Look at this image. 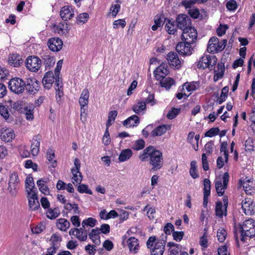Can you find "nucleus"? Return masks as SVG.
I'll list each match as a JSON object with an SVG mask.
<instances>
[{
	"label": "nucleus",
	"mask_w": 255,
	"mask_h": 255,
	"mask_svg": "<svg viewBox=\"0 0 255 255\" xmlns=\"http://www.w3.org/2000/svg\"><path fill=\"white\" fill-rule=\"evenodd\" d=\"M166 243L164 240L156 239L155 237H150L146 242V246L150 249L151 255H163Z\"/></svg>",
	"instance_id": "f257e3e1"
},
{
	"label": "nucleus",
	"mask_w": 255,
	"mask_h": 255,
	"mask_svg": "<svg viewBox=\"0 0 255 255\" xmlns=\"http://www.w3.org/2000/svg\"><path fill=\"white\" fill-rule=\"evenodd\" d=\"M241 233V240L245 242L247 238H251L255 236V221L252 219L245 221L240 225Z\"/></svg>",
	"instance_id": "f03ea898"
},
{
	"label": "nucleus",
	"mask_w": 255,
	"mask_h": 255,
	"mask_svg": "<svg viewBox=\"0 0 255 255\" xmlns=\"http://www.w3.org/2000/svg\"><path fill=\"white\" fill-rule=\"evenodd\" d=\"M227 43V41L226 39L220 41L217 37H212L209 40L207 51L211 53H216L222 51L226 46Z\"/></svg>",
	"instance_id": "7ed1b4c3"
},
{
	"label": "nucleus",
	"mask_w": 255,
	"mask_h": 255,
	"mask_svg": "<svg viewBox=\"0 0 255 255\" xmlns=\"http://www.w3.org/2000/svg\"><path fill=\"white\" fill-rule=\"evenodd\" d=\"M54 82H55V89H58L59 86L61 84V83H62L59 76H56V75L51 71L46 72L42 79V84L44 87L47 89H49Z\"/></svg>",
	"instance_id": "20e7f679"
},
{
	"label": "nucleus",
	"mask_w": 255,
	"mask_h": 255,
	"mask_svg": "<svg viewBox=\"0 0 255 255\" xmlns=\"http://www.w3.org/2000/svg\"><path fill=\"white\" fill-rule=\"evenodd\" d=\"M149 161V164L151 166L153 170H158L161 169L164 163L162 153L160 151L154 149Z\"/></svg>",
	"instance_id": "39448f33"
},
{
	"label": "nucleus",
	"mask_w": 255,
	"mask_h": 255,
	"mask_svg": "<svg viewBox=\"0 0 255 255\" xmlns=\"http://www.w3.org/2000/svg\"><path fill=\"white\" fill-rule=\"evenodd\" d=\"M8 87L12 92L19 94L24 91L26 87V83L22 79L15 77L9 80Z\"/></svg>",
	"instance_id": "423d86ee"
},
{
	"label": "nucleus",
	"mask_w": 255,
	"mask_h": 255,
	"mask_svg": "<svg viewBox=\"0 0 255 255\" xmlns=\"http://www.w3.org/2000/svg\"><path fill=\"white\" fill-rule=\"evenodd\" d=\"M19 187V179L17 173L13 172L9 175L7 190L12 196H15Z\"/></svg>",
	"instance_id": "0eeeda50"
},
{
	"label": "nucleus",
	"mask_w": 255,
	"mask_h": 255,
	"mask_svg": "<svg viewBox=\"0 0 255 255\" xmlns=\"http://www.w3.org/2000/svg\"><path fill=\"white\" fill-rule=\"evenodd\" d=\"M217 59L215 56L204 55L201 57L198 62L197 66L199 68L204 69L207 67L212 68L216 63Z\"/></svg>",
	"instance_id": "6e6552de"
},
{
	"label": "nucleus",
	"mask_w": 255,
	"mask_h": 255,
	"mask_svg": "<svg viewBox=\"0 0 255 255\" xmlns=\"http://www.w3.org/2000/svg\"><path fill=\"white\" fill-rule=\"evenodd\" d=\"M41 60L39 57L35 56H30L27 58L25 66L29 71L36 72L41 67Z\"/></svg>",
	"instance_id": "1a4fd4ad"
},
{
	"label": "nucleus",
	"mask_w": 255,
	"mask_h": 255,
	"mask_svg": "<svg viewBox=\"0 0 255 255\" xmlns=\"http://www.w3.org/2000/svg\"><path fill=\"white\" fill-rule=\"evenodd\" d=\"M229 179V175L228 172L224 174L223 180L217 179L215 180V187L218 195L220 196L223 195L225 190L227 188Z\"/></svg>",
	"instance_id": "9d476101"
},
{
	"label": "nucleus",
	"mask_w": 255,
	"mask_h": 255,
	"mask_svg": "<svg viewBox=\"0 0 255 255\" xmlns=\"http://www.w3.org/2000/svg\"><path fill=\"white\" fill-rule=\"evenodd\" d=\"M176 24L177 28L183 31H185V29L192 27L191 25V21L190 17L185 14H180L177 15L176 19Z\"/></svg>",
	"instance_id": "9b49d317"
},
{
	"label": "nucleus",
	"mask_w": 255,
	"mask_h": 255,
	"mask_svg": "<svg viewBox=\"0 0 255 255\" xmlns=\"http://www.w3.org/2000/svg\"><path fill=\"white\" fill-rule=\"evenodd\" d=\"M182 40L187 43H194L197 38V32L194 27L188 28L183 31L181 36Z\"/></svg>",
	"instance_id": "f8f14e48"
},
{
	"label": "nucleus",
	"mask_w": 255,
	"mask_h": 255,
	"mask_svg": "<svg viewBox=\"0 0 255 255\" xmlns=\"http://www.w3.org/2000/svg\"><path fill=\"white\" fill-rule=\"evenodd\" d=\"M74 164V167L71 170L73 175L72 183L74 184H79L82 181L83 177L81 173L80 172L81 164L78 158L75 159Z\"/></svg>",
	"instance_id": "ddd939ff"
},
{
	"label": "nucleus",
	"mask_w": 255,
	"mask_h": 255,
	"mask_svg": "<svg viewBox=\"0 0 255 255\" xmlns=\"http://www.w3.org/2000/svg\"><path fill=\"white\" fill-rule=\"evenodd\" d=\"M166 59L171 67L177 69L180 68L183 62V60L180 59L178 54L174 52H169L167 55Z\"/></svg>",
	"instance_id": "4468645a"
},
{
	"label": "nucleus",
	"mask_w": 255,
	"mask_h": 255,
	"mask_svg": "<svg viewBox=\"0 0 255 255\" xmlns=\"http://www.w3.org/2000/svg\"><path fill=\"white\" fill-rule=\"evenodd\" d=\"M89 92L87 89H84L80 95L79 103L81 107V116L85 113L89 103Z\"/></svg>",
	"instance_id": "2eb2a0df"
},
{
	"label": "nucleus",
	"mask_w": 255,
	"mask_h": 255,
	"mask_svg": "<svg viewBox=\"0 0 255 255\" xmlns=\"http://www.w3.org/2000/svg\"><path fill=\"white\" fill-rule=\"evenodd\" d=\"M242 208L247 215H251L255 213V204L250 198H246L242 201Z\"/></svg>",
	"instance_id": "dca6fc26"
},
{
	"label": "nucleus",
	"mask_w": 255,
	"mask_h": 255,
	"mask_svg": "<svg viewBox=\"0 0 255 255\" xmlns=\"http://www.w3.org/2000/svg\"><path fill=\"white\" fill-rule=\"evenodd\" d=\"M74 7L71 5L63 6L60 12L61 18L65 21L71 19L74 16Z\"/></svg>",
	"instance_id": "f3484780"
},
{
	"label": "nucleus",
	"mask_w": 255,
	"mask_h": 255,
	"mask_svg": "<svg viewBox=\"0 0 255 255\" xmlns=\"http://www.w3.org/2000/svg\"><path fill=\"white\" fill-rule=\"evenodd\" d=\"M191 44L184 41L179 42L176 46V50L181 55H190L193 50Z\"/></svg>",
	"instance_id": "a211bd4d"
},
{
	"label": "nucleus",
	"mask_w": 255,
	"mask_h": 255,
	"mask_svg": "<svg viewBox=\"0 0 255 255\" xmlns=\"http://www.w3.org/2000/svg\"><path fill=\"white\" fill-rule=\"evenodd\" d=\"M62 238L61 236L58 233L53 234L50 237L49 240L51 247L49 248L51 252H56L59 248L60 243L61 242Z\"/></svg>",
	"instance_id": "6ab92c4d"
},
{
	"label": "nucleus",
	"mask_w": 255,
	"mask_h": 255,
	"mask_svg": "<svg viewBox=\"0 0 255 255\" xmlns=\"http://www.w3.org/2000/svg\"><path fill=\"white\" fill-rule=\"evenodd\" d=\"M240 182L247 194L251 195L255 193V187L253 180L246 177L243 180L241 179Z\"/></svg>",
	"instance_id": "aec40b11"
},
{
	"label": "nucleus",
	"mask_w": 255,
	"mask_h": 255,
	"mask_svg": "<svg viewBox=\"0 0 255 255\" xmlns=\"http://www.w3.org/2000/svg\"><path fill=\"white\" fill-rule=\"evenodd\" d=\"M47 45L50 50L53 52H58L62 48L63 41L59 38H51L48 40Z\"/></svg>",
	"instance_id": "412c9836"
},
{
	"label": "nucleus",
	"mask_w": 255,
	"mask_h": 255,
	"mask_svg": "<svg viewBox=\"0 0 255 255\" xmlns=\"http://www.w3.org/2000/svg\"><path fill=\"white\" fill-rule=\"evenodd\" d=\"M37 192H34L27 194L29 208L32 210H37L40 207V204L38 200Z\"/></svg>",
	"instance_id": "4be33fe9"
},
{
	"label": "nucleus",
	"mask_w": 255,
	"mask_h": 255,
	"mask_svg": "<svg viewBox=\"0 0 255 255\" xmlns=\"http://www.w3.org/2000/svg\"><path fill=\"white\" fill-rule=\"evenodd\" d=\"M171 126L170 125L166 124L158 126L151 132L152 136H159L165 133L167 130L171 129Z\"/></svg>",
	"instance_id": "5701e85b"
},
{
	"label": "nucleus",
	"mask_w": 255,
	"mask_h": 255,
	"mask_svg": "<svg viewBox=\"0 0 255 255\" xmlns=\"http://www.w3.org/2000/svg\"><path fill=\"white\" fill-rule=\"evenodd\" d=\"M41 138L39 135L34 136L31 141V153L33 156L37 155L39 151Z\"/></svg>",
	"instance_id": "b1692460"
},
{
	"label": "nucleus",
	"mask_w": 255,
	"mask_h": 255,
	"mask_svg": "<svg viewBox=\"0 0 255 255\" xmlns=\"http://www.w3.org/2000/svg\"><path fill=\"white\" fill-rule=\"evenodd\" d=\"M25 88L29 93H34L38 90L39 84L35 78H29L27 80Z\"/></svg>",
	"instance_id": "393cba45"
},
{
	"label": "nucleus",
	"mask_w": 255,
	"mask_h": 255,
	"mask_svg": "<svg viewBox=\"0 0 255 255\" xmlns=\"http://www.w3.org/2000/svg\"><path fill=\"white\" fill-rule=\"evenodd\" d=\"M41 57L46 70L50 69L55 64V60L54 57L50 55L48 53L44 54Z\"/></svg>",
	"instance_id": "a878e982"
},
{
	"label": "nucleus",
	"mask_w": 255,
	"mask_h": 255,
	"mask_svg": "<svg viewBox=\"0 0 255 255\" xmlns=\"http://www.w3.org/2000/svg\"><path fill=\"white\" fill-rule=\"evenodd\" d=\"M15 134L10 128L3 129L1 134V139L5 142H10L14 138Z\"/></svg>",
	"instance_id": "bb28decb"
},
{
	"label": "nucleus",
	"mask_w": 255,
	"mask_h": 255,
	"mask_svg": "<svg viewBox=\"0 0 255 255\" xmlns=\"http://www.w3.org/2000/svg\"><path fill=\"white\" fill-rule=\"evenodd\" d=\"M227 208L223 206L221 201H218L216 204V215L219 218H222L224 216H226L227 214Z\"/></svg>",
	"instance_id": "cd10ccee"
},
{
	"label": "nucleus",
	"mask_w": 255,
	"mask_h": 255,
	"mask_svg": "<svg viewBox=\"0 0 255 255\" xmlns=\"http://www.w3.org/2000/svg\"><path fill=\"white\" fill-rule=\"evenodd\" d=\"M48 182V179L46 178H41L37 180L36 184L38 187L39 191L44 195L49 194V189L46 185Z\"/></svg>",
	"instance_id": "c85d7f7f"
},
{
	"label": "nucleus",
	"mask_w": 255,
	"mask_h": 255,
	"mask_svg": "<svg viewBox=\"0 0 255 255\" xmlns=\"http://www.w3.org/2000/svg\"><path fill=\"white\" fill-rule=\"evenodd\" d=\"M155 148L152 146H149L145 148L139 155V158L141 161H145L151 156Z\"/></svg>",
	"instance_id": "c756f323"
},
{
	"label": "nucleus",
	"mask_w": 255,
	"mask_h": 255,
	"mask_svg": "<svg viewBox=\"0 0 255 255\" xmlns=\"http://www.w3.org/2000/svg\"><path fill=\"white\" fill-rule=\"evenodd\" d=\"M100 234V232L99 228L92 229L89 233V238L96 245H99L101 243Z\"/></svg>",
	"instance_id": "7c9ffc66"
},
{
	"label": "nucleus",
	"mask_w": 255,
	"mask_h": 255,
	"mask_svg": "<svg viewBox=\"0 0 255 255\" xmlns=\"http://www.w3.org/2000/svg\"><path fill=\"white\" fill-rule=\"evenodd\" d=\"M56 226L60 231L65 232L70 228V223L66 219L60 218L57 220Z\"/></svg>",
	"instance_id": "2f4dec72"
},
{
	"label": "nucleus",
	"mask_w": 255,
	"mask_h": 255,
	"mask_svg": "<svg viewBox=\"0 0 255 255\" xmlns=\"http://www.w3.org/2000/svg\"><path fill=\"white\" fill-rule=\"evenodd\" d=\"M128 246L130 252L136 253L139 249L138 240L134 237L129 238L127 241Z\"/></svg>",
	"instance_id": "473e14b6"
},
{
	"label": "nucleus",
	"mask_w": 255,
	"mask_h": 255,
	"mask_svg": "<svg viewBox=\"0 0 255 255\" xmlns=\"http://www.w3.org/2000/svg\"><path fill=\"white\" fill-rule=\"evenodd\" d=\"M168 70L163 65H160L154 71V74L156 79L160 80L161 78L165 77L168 73Z\"/></svg>",
	"instance_id": "72a5a7b5"
},
{
	"label": "nucleus",
	"mask_w": 255,
	"mask_h": 255,
	"mask_svg": "<svg viewBox=\"0 0 255 255\" xmlns=\"http://www.w3.org/2000/svg\"><path fill=\"white\" fill-rule=\"evenodd\" d=\"M25 189L27 194L37 191L32 177H27L25 181Z\"/></svg>",
	"instance_id": "f704fd0d"
},
{
	"label": "nucleus",
	"mask_w": 255,
	"mask_h": 255,
	"mask_svg": "<svg viewBox=\"0 0 255 255\" xmlns=\"http://www.w3.org/2000/svg\"><path fill=\"white\" fill-rule=\"evenodd\" d=\"M133 152L130 149L128 148L121 151L118 160L120 162H123L128 160L132 155Z\"/></svg>",
	"instance_id": "c9c22d12"
},
{
	"label": "nucleus",
	"mask_w": 255,
	"mask_h": 255,
	"mask_svg": "<svg viewBox=\"0 0 255 255\" xmlns=\"http://www.w3.org/2000/svg\"><path fill=\"white\" fill-rule=\"evenodd\" d=\"M8 64L13 67H17L22 63L20 57L16 54H12L9 56L8 59Z\"/></svg>",
	"instance_id": "e433bc0d"
},
{
	"label": "nucleus",
	"mask_w": 255,
	"mask_h": 255,
	"mask_svg": "<svg viewBox=\"0 0 255 255\" xmlns=\"http://www.w3.org/2000/svg\"><path fill=\"white\" fill-rule=\"evenodd\" d=\"M200 87L198 82L193 81L191 82H186L183 85V90L186 89L188 92L191 94V92L198 89Z\"/></svg>",
	"instance_id": "4c0bfd02"
},
{
	"label": "nucleus",
	"mask_w": 255,
	"mask_h": 255,
	"mask_svg": "<svg viewBox=\"0 0 255 255\" xmlns=\"http://www.w3.org/2000/svg\"><path fill=\"white\" fill-rule=\"evenodd\" d=\"M139 120L137 116L133 115L124 121L123 125L127 127L136 126L139 123Z\"/></svg>",
	"instance_id": "58836bf2"
},
{
	"label": "nucleus",
	"mask_w": 255,
	"mask_h": 255,
	"mask_svg": "<svg viewBox=\"0 0 255 255\" xmlns=\"http://www.w3.org/2000/svg\"><path fill=\"white\" fill-rule=\"evenodd\" d=\"M177 25L175 24V22L172 20L168 19L166 24L165 29L169 34H174L177 31Z\"/></svg>",
	"instance_id": "ea45409f"
},
{
	"label": "nucleus",
	"mask_w": 255,
	"mask_h": 255,
	"mask_svg": "<svg viewBox=\"0 0 255 255\" xmlns=\"http://www.w3.org/2000/svg\"><path fill=\"white\" fill-rule=\"evenodd\" d=\"M160 85L166 89H169L172 85L174 84V80L170 77H163L160 79Z\"/></svg>",
	"instance_id": "a19ab883"
},
{
	"label": "nucleus",
	"mask_w": 255,
	"mask_h": 255,
	"mask_svg": "<svg viewBox=\"0 0 255 255\" xmlns=\"http://www.w3.org/2000/svg\"><path fill=\"white\" fill-rule=\"evenodd\" d=\"M84 229L83 227L78 229L75 235L77 239L82 242L85 241L87 239V231Z\"/></svg>",
	"instance_id": "79ce46f5"
},
{
	"label": "nucleus",
	"mask_w": 255,
	"mask_h": 255,
	"mask_svg": "<svg viewBox=\"0 0 255 255\" xmlns=\"http://www.w3.org/2000/svg\"><path fill=\"white\" fill-rule=\"evenodd\" d=\"M132 110L135 113L138 114L146 110V104L144 102H139L135 104L133 107Z\"/></svg>",
	"instance_id": "37998d69"
},
{
	"label": "nucleus",
	"mask_w": 255,
	"mask_h": 255,
	"mask_svg": "<svg viewBox=\"0 0 255 255\" xmlns=\"http://www.w3.org/2000/svg\"><path fill=\"white\" fill-rule=\"evenodd\" d=\"M34 109V106L33 105L26 106L24 108L25 115L26 117V119L27 120H32L33 119V118H34V116H33Z\"/></svg>",
	"instance_id": "c03bdc74"
},
{
	"label": "nucleus",
	"mask_w": 255,
	"mask_h": 255,
	"mask_svg": "<svg viewBox=\"0 0 255 255\" xmlns=\"http://www.w3.org/2000/svg\"><path fill=\"white\" fill-rule=\"evenodd\" d=\"M60 214V211L58 208L49 209L46 212L47 217L50 219H54Z\"/></svg>",
	"instance_id": "a18cd8bd"
},
{
	"label": "nucleus",
	"mask_w": 255,
	"mask_h": 255,
	"mask_svg": "<svg viewBox=\"0 0 255 255\" xmlns=\"http://www.w3.org/2000/svg\"><path fill=\"white\" fill-rule=\"evenodd\" d=\"M189 174L193 179L197 178L199 176L197 171L196 162L195 161L191 162Z\"/></svg>",
	"instance_id": "49530a36"
},
{
	"label": "nucleus",
	"mask_w": 255,
	"mask_h": 255,
	"mask_svg": "<svg viewBox=\"0 0 255 255\" xmlns=\"http://www.w3.org/2000/svg\"><path fill=\"white\" fill-rule=\"evenodd\" d=\"M229 90V88L228 86H225L222 89L220 96L218 99V102L219 104H221L226 100Z\"/></svg>",
	"instance_id": "de8ad7c7"
},
{
	"label": "nucleus",
	"mask_w": 255,
	"mask_h": 255,
	"mask_svg": "<svg viewBox=\"0 0 255 255\" xmlns=\"http://www.w3.org/2000/svg\"><path fill=\"white\" fill-rule=\"evenodd\" d=\"M97 223V221L95 219L90 217L83 220L82 223V225L84 228H86L87 226L94 227L96 225Z\"/></svg>",
	"instance_id": "09e8293b"
},
{
	"label": "nucleus",
	"mask_w": 255,
	"mask_h": 255,
	"mask_svg": "<svg viewBox=\"0 0 255 255\" xmlns=\"http://www.w3.org/2000/svg\"><path fill=\"white\" fill-rule=\"evenodd\" d=\"M227 232L224 228L218 229L217 234L218 240L220 242H224L227 237Z\"/></svg>",
	"instance_id": "8fccbe9b"
},
{
	"label": "nucleus",
	"mask_w": 255,
	"mask_h": 255,
	"mask_svg": "<svg viewBox=\"0 0 255 255\" xmlns=\"http://www.w3.org/2000/svg\"><path fill=\"white\" fill-rule=\"evenodd\" d=\"M245 149L246 151H253L255 146V142L252 138H248L245 141Z\"/></svg>",
	"instance_id": "3c124183"
},
{
	"label": "nucleus",
	"mask_w": 255,
	"mask_h": 255,
	"mask_svg": "<svg viewBox=\"0 0 255 255\" xmlns=\"http://www.w3.org/2000/svg\"><path fill=\"white\" fill-rule=\"evenodd\" d=\"M126 21L125 19H119L113 22V26L114 29H117L120 27L124 28L126 25Z\"/></svg>",
	"instance_id": "603ef678"
},
{
	"label": "nucleus",
	"mask_w": 255,
	"mask_h": 255,
	"mask_svg": "<svg viewBox=\"0 0 255 255\" xmlns=\"http://www.w3.org/2000/svg\"><path fill=\"white\" fill-rule=\"evenodd\" d=\"M204 195H210L211 191V182L206 178L204 180Z\"/></svg>",
	"instance_id": "864d4df0"
},
{
	"label": "nucleus",
	"mask_w": 255,
	"mask_h": 255,
	"mask_svg": "<svg viewBox=\"0 0 255 255\" xmlns=\"http://www.w3.org/2000/svg\"><path fill=\"white\" fill-rule=\"evenodd\" d=\"M77 190L80 193H87L90 195L92 194V191L88 188V185L86 184H80L78 186Z\"/></svg>",
	"instance_id": "5fc2aeb1"
},
{
	"label": "nucleus",
	"mask_w": 255,
	"mask_h": 255,
	"mask_svg": "<svg viewBox=\"0 0 255 255\" xmlns=\"http://www.w3.org/2000/svg\"><path fill=\"white\" fill-rule=\"evenodd\" d=\"M145 146V142L142 139L137 140L132 146V148L135 150H139L143 149Z\"/></svg>",
	"instance_id": "6e6d98bb"
},
{
	"label": "nucleus",
	"mask_w": 255,
	"mask_h": 255,
	"mask_svg": "<svg viewBox=\"0 0 255 255\" xmlns=\"http://www.w3.org/2000/svg\"><path fill=\"white\" fill-rule=\"evenodd\" d=\"M220 152H223V156H224L225 161L226 162L228 160V152L227 151V143L224 142L221 145Z\"/></svg>",
	"instance_id": "4d7b16f0"
},
{
	"label": "nucleus",
	"mask_w": 255,
	"mask_h": 255,
	"mask_svg": "<svg viewBox=\"0 0 255 255\" xmlns=\"http://www.w3.org/2000/svg\"><path fill=\"white\" fill-rule=\"evenodd\" d=\"M47 158L49 162H50L52 164H55L56 163V161L54 159L55 157V153L54 151L49 149L48 150L47 153Z\"/></svg>",
	"instance_id": "13d9d810"
},
{
	"label": "nucleus",
	"mask_w": 255,
	"mask_h": 255,
	"mask_svg": "<svg viewBox=\"0 0 255 255\" xmlns=\"http://www.w3.org/2000/svg\"><path fill=\"white\" fill-rule=\"evenodd\" d=\"M219 132V129L218 128H213L210 129L205 133V136L213 137L217 135Z\"/></svg>",
	"instance_id": "bf43d9fd"
},
{
	"label": "nucleus",
	"mask_w": 255,
	"mask_h": 255,
	"mask_svg": "<svg viewBox=\"0 0 255 255\" xmlns=\"http://www.w3.org/2000/svg\"><path fill=\"white\" fill-rule=\"evenodd\" d=\"M228 26L227 24H220L217 29V33L218 36H222L225 34Z\"/></svg>",
	"instance_id": "052dcab7"
},
{
	"label": "nucleus",
	"mask_w": 255,
	"mask_h": 255,
	"mask_svg": "<svg viewBox=\"0 0 255 255\" xmlns=\"http://www.w3.org/2000/svg\"><path fill=\"white\" fill-rule=\"evenodd\" d=\"M199 244L202 247L206 248L208 247L207 235L204 233L203 236L200 238Z\"/></svg>",
	"instance_id": "680f3d73"
},
{
	"label": "nucleus",
	"mask_w": 255,
	"mask_h": 255,
	"mask_svg": "<svg viewBox=\"0 0 255 255\" xmlns=\"http://www.w3.org/2000/svg\"><path fill=\"white\" fill-rule=\"evenodd\" d=\"M89 15L87 13H81L77 18L79 23H84L88 20Z\"/></svg>",
	"instance_id": "e2e57ef3"
},
{
	"label": "nucleus",
	"mask_w": 255,
	"mask_h": 255,
	"mask_svg": "<svg viewBox=\"0 0 255 255\" xmlns=\"http://www.w3.org/2000/svg\"><path fill=\"white\" fill-rule=\"evenodd\" d=\"M180 110L178 109L172 108L167 114V117L169 119H173L179 114Z\"/></svg>",
	"instance_id": "0e129e2a"
},
{
	"label": "nucleus",
	"mask_w": 255,
	"mask_h": 255,
	"mask_svg": "<svg viewBox=\"0 0 255 255\" xmlns=\"http://www.w3.org/2000/svg\"><path fill=\"white\" fill-rule=\"evenodd\" d=\"M120 8L121 6L120 4H116L111 6L110 8V11H111L112 15L114 17H115L117 16V14L120 10Z\"/></svg>",
	"instance_id": "69168bd1"
},
{
	"label": "nucleus",
	"mask_w": 255,
	"mask_h": 255,
	"mask_svg": "<svg viewBox=\"0 0 255 255\" xmlns=\"http://www.w3.org/2000/svg\"><path fill=\"white\" fill-rule=\"evenodd\" d=\"M154 24L152 26L151 29L152 30H156L158 27H161L163 25L162 20L161 18L158 17L154 19Z\"/></svg>",
	"instance_id": "338daca9"
},
{
	"label": "nucleus",
	"mask_w": 255,
	"mask_h": 255,
	"mask_svg": "<svg viewBox=\"0 0 255 255\" xmlns=\"http://www.w3.org/2000/svg\"><path fill=\"white\" fill-rule=\"evenodd\" d=\"M183 232L174 231L172 233L173 237L174 240L180 242L184 236Z\"/></svg>",
	"instance_id": "774afa93"
}]
</instances>
